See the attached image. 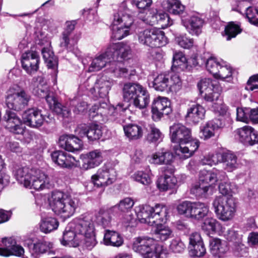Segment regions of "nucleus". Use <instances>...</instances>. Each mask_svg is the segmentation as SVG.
<instances>
[{
  "label": "nucleus",
  "mask_w": 258,
  "mask_h": 258,
  "mask_svg": "<svg viewBox=\"0 0 258 258\" xmlns=\"http://www.w3.org/2000/svg\"><path fill=\"white\" fill-rule=\"evenodd\" d=\"M171 141L178 145L174 147L175 154L182 159L192 156L198 150L200 142L194 139L191 130L182 123H174L169 127Z\"/></svg>",
  "instance_id": "nucleus-1"
},
{
  "label": "nucleus",
  "mask_w": 258,
  "mask_h": 258,
  "mask_svg": "<svg viewBox=\"0 0 258 258\" xmlns=\"http://www.w3.org/2000/svg\"><path fill=\"white\" fill-rule=\"evenodd\" d=\"M13 173L17 181L26 188L39 190L52 187L49 178L39 169L18 167Z\"/></svg>",
  "instance_id": "nucleus-2"
},
{
  "label": "nucleus",
  "mask_w": 258,
  "mask_h": 258,
  "mask_svg": "<svg viewBox=\"0 0 258 258\" xmlns=\"http://www.w3.org/2000/svg\"><path fill=\"white\" fill-rule=\"evenodd\" d=\"M132 248L143 258H167L168 250L158 244L154 238L147 236H138L133 239Z\"/></svg>",
  "instance_id": "nucleus-3"
},
{
  "label": "nucleus",
  "mask_w": 258,
  "mask_h": 258,
  "mask_svg": "<svg viewBox=\"0 0 258 258\" xmlns=\"http://www.w3.org/2000/svg\"><path fill=\"white\" fill-rule=\"evenodd\" d=\"M79 200L60 191L52 192L49 199V204L55 214L64 218H68L75 213L79 206Z\"/></svg>",
  "instance_id": "nucleus-4"
},
{
  "label": "nucleus",
  "mask_w": 258,
  "mask_h": 258,
  "mask_svg": "<svg viewBox=\"0 0 258 258\" xmlns=\"http://www.w3.org/2000/svg\"><path fill=\"white\" fill-rule=\"evenodd\" d=\"M135 211L139 220L150 226L166 222L169 216L168 208L160 204L153 207L149 205H141L136 207Z\"/></svg>",
  "instance_id": "nucleus-5"
},
{
  "label": "nucleus",
  "mask_w": 258,
  "mask_h": 258,
  "mask_svg": "<svg viewBox=\"0 0 258 258\" xmlns=\"http://www.w3.org/2000/svg\"><path fill=\"white\" fill-rule=\"evenodd\" d=\"M122 91L124 99L131 102L137 108H146L150 103L149 93L146 88L138 83L125 84Z\"/></svg>",
  "instance_id": "nucleus-6"
},
{
  "label": "nucleus",
  "mask_w": 258,
  "mask_h": 258,
  "mask_svg": "<svg viewBox=\"0 0 258 258\" xmlns=\"http://www.w3.org/2000/svg\"><path fill=\"white\" fill-rule=\"evenodd\" d=\"M212 206L217 218L222 221L231 220L235 216L236 205L232 196H216Z\"/></svg>",
  "instance_id": "nucleus-7"
},
{
  "label": "nucleus",
  "mask_w": 258,
  "mask_h": 258,
  "mask_svg": "<svg viewBox=\"0 0 258 258\" xmlns=\"http://www.w3.org/2000/svg\"><path fill=\"white\" fill-rule=\"evenodd\" d=\"M153 87L157 91L176 93L182 87V82L176 74H161L151 82Z\"/></svg>",
  "instance_id": "nucleus-8"
},
{
  "label": "nucleus",
  "mask_w": 258,
  "mask_h": 258,
  "mask_svg": "<svg viewBox=\"0 0 258 258\" xmlns=\"http://www.w3.org/2000/svg\"><path fill=\"white\" fill-rule=\"evenodd\" d=\"M6 104L8 108L16 111H20L28 105L30 95L24 89L10 88L7 92Z\"/></svg>",
  "instance_id": "nucleus-9"
},
{
  "label": "nucleus",
  "mask_w": 258,
  "mask_h": 258,
  "mask_svg": "<svg viewBox=\"0 0 258 258\" xmlns=\"http://www.w3.org/2000/svg\"><path fill=\"white\" fill-rule=\"evenodd\" d=\"M36 95L41 98H45L48 104L49 108L60 115L63 118H69L71 115V110L66 106H63L59 103L56 98L48 94V87L47 86H37L34 89Z\"/></svg>",
  "instance_id": "nucleus-10"
},
{
  "label": "nucleus",
  "mask_w": 258,
  "mask_h": 258,
  "mask_svg": "<svg viewBox=\"0 0 258 258\" xmlns=\"http://www.w3.org/2000/svg\"><path fill=\"white\" fill-rule=\"evenodd\" d=\"M198 87L205 100L209 102L217 100L222 91L217 81L208 78L201 80Z\"/></svg>",
  "instance_id": "nucleus-11"
},
{
  "label": "nucleus",
  "mask_w": 258,
  "mask_h": 258,
  "mask_svg": "<svg viewBox=\"0 0 258 258\" xmlns=\"http://www.w3.org/2000/svg\"><path fill=\"white\" fill-rule=\"evenodd\" d=\"M133 23L132 17H114L111 24L112 37L120 40L129 34L128 29Z\"/></svg>",
  "instance_id": "nucleus-12"
},
{
  "label": "nucleus",
  "mask_w": 258,
  "mask_h": 258,
  "mask_svg": "<svg viewBox=\"0 0 258 258\" xmlns=\"http://www.w3.org/2000/svg\"><path fill=\"white\" fill-rule=\"evenodd\" d=\"M116 172L113 169L102 167L91 176V182L97 187H105L112 184L116 180Z\"/></svg>",
  "instance_id": "nucleus-13"
},
{
  "label": "nucleus",
  "mask_w": 258,
  "mask_h": 258,
  "mask_svg": "<svg viewBox=\"0 0 258 258\" xmlns=\"http://www.w3.org/2000/svg\"><path fill=\"white\" fill-rule=\"evenodd\" d=\"M169 100L164 97H158L152 104V116L154 120H159L164 115L170 114L172 109Z\"/></svg>",
  "instance_id": "nucleus-14"
},
{
  "label": "nucleus",
  "mask_w": 258,
  "mask_h": 258,
  "mask_svg": "<svg viewBox=\"0 0 258 258\" xmlns=\"http://www.w3.org/2000/svg\"><path fill=\"white\" fill-rule=\"evenodd\" d=\"M24 123L33 128L41 126L44 121V116L40 110L32 108L25 111L22 115Z\"/></svg>",
  "instance_id": "nucleus-15"
},
{
  "label": "nucleus",
  "mask_w": 258,
  "mask_h": 258,
  "mask_svg": "<svg viewBox=\"0 0 258 258\" xmlns=\"http://www.w3.org/2000/svg\"><path fill=\"white\" fill-rule=\"evenodd\" d=\"M174 172V168L167 167L165 170L163 175L158 178L156 183L160 191H167L175 186L177 181L176 178L173 175Z\"/></svg>",
  "instance_id": "nucleus-16"
},
{
  "label": "nucleus",
  "mask_w": 258,
  "mask_h": 258,
  "mask_svg": "<svg viewBox=\"0 0 258 258\" xmlns=\"http://www.w3.org/2000/svg\"><path fill=\"white\" fill-rule=\"evenodd\" d=\"M39 58L35 51H29L22 54L21 63L22 68L29 74L36 72L38 69Z\"/></svg>",
  "instance_id": "nucleus-17"
},
{
  "label": "nucleus",
  "mask_w": 258,
  "mask_h": 258,
  "mask_svg": "<svg viewBox=\"0 0 258 258\" xmlns=\"http://www.w3.org/2000/svg\"><path fill=\"white\" fill-rule=\"evenodd\" d=\"M74 224L75 230L80 235L81 239L83 236L95 231L94 224L89 215L82 216L81 217L72 222Z\"/></svg>",
  "instance_id": "nucleus-18"
},
{
  "label": "nucleus",
  "mask_w": 258,
  "mask_h": 258,
  "mask_svg": "<svg viewBox=\"0 0 258 258\" xmlns=\"http://www.w3.org/2000/svg\"><path fill=\"white\" fill-rule=\"evenodd\" d=\"M81 159L83 161L82 168L85 170L98 166L103 160L102 153L98 149L81 155Z\"/></svg>",
  "instance_id": "nucleus-19"
},
{
  "label": "nucleus",
  "mask_w": 258,
  "mask_h": 258,
  "mask_svg": "<svg viewBox=\"0 0 258 258\" xmlns=\"http://www.w3.org/2000/svg\"><path fill=\"white\" fill-rule=\"evenodd\" d=\"M73 223H70L66 227L61 240V243L64 246L76 247L81 242V237L76 231Z\"/></svg>",
  "instance_id": "nucleus-20"
},
{
  "label": "nucleus",
  "mask_w": 258,
  "mask_h": 258,
  "mask_svg": "<svg viewBox=\"0 0 258 258\" xmlns=\"http://www.w3.org/2000/svg\"><path fill=\"white\" fill-rule=\"evenodd\" d=\"M60 147L72 152L80 151L83 148V142L78 137L73 135H62L58 140Z\"/></svg>",
  "instance_id": "nucleus-21"
},
{
  "label": "nucleus",
  "mask_w": 258,
  "mask_h": 258,
  "mask_svg": "<svg viewBox=\"0 0 258 258\" xmlns=\"http://www.w3.org/2000/svg\"><path fill=\"white\" fill-rule=\"evenodd\" d=\"M107 50L110 57L113 59L116 58L117 60H122L127 58L131 53L130 46L121 42L110 45Z\"/></svg>",
  "instance_id": "nucleus-22"
},
{
  "label": "nucleus",
  "mask_w": 258,
  "mask_h": 258,
  "mask_svg": "<svg viewBox=\"0 0 258 258\" xmlns=\"http://www.w3.org/2000/svg\"><path fill=\"white\" fill-rule=\"evenodd\" d=\"M239 141L245 145H253L258 143V134L253 128L245 125L237 131Z\"/></svg>",
  "instance_id": "nucleus-23"
},
{
  "label": "nucleus",
  "mask_w": 258,
  "mask_h": 258,
  "mask_svg": "<svg viewBox=\"0 0 258 258\" xmlns=\"http://www.w3.org/2000/svg\"><path fill=\"white\" fill-rule=\"evenodd\" d=\"M6 121V126L11 132L15 134H23L24 128L20 118L14 113L7 111L5 116Z\"/></svg>",
  "instance_id": "nucleus-24"
},
{
  "label": "nucleus",
  "mask_w": 258,
  "mask_h": 258,
  "mask_svg": "<svg viewBox=\"0 0 258 258\" xmlns=\"http://www.w3.org/2000/svg\"><path fill=\"white\" fill-rule=\"evenodd\" d=\"M183 25L189 33L199 35L202 32L204 20L201 17H182Z\"/></svg>",
  "instance_id": "nucleus-25"
},
{
  "label": "nucleus",
  "mask_w": 258,
  "mask_h": 258,
  "mask_svg": "<svg viewBox=\"0 0 258 258\" xmlns=\"http://www.w3.org/2000/svg\"><path fill=\"white\" fill-rule=\"evenodd\" d=\"M52 161L62 167H72L75 163V158L69 154L62 151H56L51 154Z\"/></svg>",
  "instance_id": "nucleus-26"
},
{
  "label": "nucleus",
  "mask_w": 258,
  "mask_h": 258,
  "mask_svg": "<svg viewBox=\"0 0 258 258\" xmlns=\"http://www.w3.org/2000/svg\"><path fill=\"white\" fill-rule=\"evenodd\" d=\"M224 123L221 118H215L208 121L201 130V138L208 139L215 135L216 130L224 126Z\"/></svg>",
  "instance_id": "nucleus-27"
},
{
  "label": "nucleus",
  "mask_w": 258,
  "mask_h": 258,
  "mask_svg": "<svg viewBox=\"0 0 258 258\" xmlns=\"http://www.w3.org/2000/svg\"><path fill=\"white\" fill-rule=\"evenodd\" d=\"M173 161V154L164 149L153 153L149 162L156 165L171 164Z\"/></svg>",
  "instance_id": "nucleus-28"
},
{
  "label": "nucleus",
  "mask_w": 258,
  "mask_h": 258,
  "mask_svg": "<svg viewBox=\"0 0 258 258\" xmlns=\"http://www.w3.org/2000/svg\"><path fill=\"white\" fill-rule=\"evenodd\" d=\"M206 110L200 104L192 105L187 110L185 118L194 124H197L204 118Z\"/></svg>",
  "instance_id": "nucleus-29"
},
{
  "label": "nucleus",
  "mask_w": 258,
  "mask_h": 258,
  "mask_svg": "<svg viewBox=\"0 0 258 258\" xmlns=\"http://www.w3.org/2000/svg\"><path fill=\"white\" fill-rule=\"evenodd\" d=\"M110 58V54L107 52V49L105 52L96 55L92 59L88 68V71L89 72H93L101 70L106 66Z\"/></svg>",
  "instance_id": "nucleus-30"
},
{
  "label": "nucleus",
  "mask_w": 258,
  "mask_h": 258,
  "mask_svg": "<svg viewBox=\"0 0 258 258\" xmlns=\"http://www.w3.org/2000/svg\"><path fill=\"white\" fill-rule=\"evenodd\" d=\"M220 159L223 168L228 172H232L239 167L237 157L233 153L226 152L220 154Z\"/></svg>",
  "instance_id": "nucleus-31"
},
{
  "label": "nucleus",
  "mask_w": 258,
  "mask_h": 258,
  "mask_svg": "<svg viewBox=\"0 0 258 258\" xmlns=\"http://www.w3.org/2000/svg\"><path fill=\"white\" fill-rule=\"evenodd\" d=\"M113 84V81L106 77H102L98 79L94 86V89L97 91L100 97H106Z\"/></svg>",
  "instance_id": "nucleus-32"
},
{
  "label": "nucleus",
  "mask_w": 258,
  "mask_h": 258,
  "mask_svg": "<svg viewBox=\"0 0 258 258\" xmlns=\"http://www.w3.org/2000/svg\"><path fill=\"white\" fill-rule=\"evenodd\" d=\"M123 243V239L119 233L109 230L105 231L103 243L105 245L119 247L122 245Z\"/></svg>",
  "instance_id": "nucleus-33"
},
{
  "label": "nucleus",
  "mask_w": 258,
  "mask_h": 258,
  "mask_svg": "<svg viewBox=\"0 0 258 258\" xmlns=\"http://www.w3.org/2000/svg\"><path fill=\"white\" fill-rule=\"evenodd\" d=\"M156 31L157 29L153 28L141 31L138 35L139 42L144 45L154 47Z\"/></svg>",
  "instance_id": "nucleus-34"
},
{
  "label": "nucleus",
  "mask_w": 258,
  "mask_h": 258,
  "mask_svg": "<svg viewBox=\"0 0 258 258\" xmlns=\"http://www.w3.org/2000/svg\"><path fill=\"white\" fill-rule=\"evenodd\" d=\"M164 7L171 15H182L185 10L184 6L179 0H166L164 2Z\"/></svg>",
  "instance_id": "nucleus-35"
},
{
  "label": "nucleus",
  "mask_w": 258,
  "mask_h": 258,
  "mask_svg": "<svg viewBox=\"0 0 258 258\" xmlns=\"http://www.w3.org/2000/svg\"><path fill=\"white\" fill-rule=\"evenodd\" d=\"M108 70L110 73L118 78L125 77L128 74V70L124 67L121 60L110 62Z\"/></svg>",
  "instance_id": "nucleus-36"
},
{
  "label": "nucleus",
  "mask_w": 258,
  "mask_h": 258,
  "mask_svg": "<svg viewBox=\"0 0 258 258\" xmlns=\"http://www.w3.org/2000/svg\"><path fill=\"white\" fill-rule=\"evenodd\" d=\"M52 248V244L49 242L39 240L32 244L29 247L30 252L34 257L36 254L44 253L49 251Z\"/></svg>",
  "instance_id": "nucleus-37"
},
{
  "label": "nucleus",
  "mask_w": 258,
  "mask_h": 258,
  "mask_svg": "<svg viewBox=\"0 0 258 258\" xmlns=\"http://www.w3.org/2000/svg\"><path fill=\"white\" fill-rule=\"evenodd\" d=\"M126 107H123L122 104H118L115 108L109 107L106 103H103L98 105V114L101 116H108V115L115 116L117 111H124Z\"/></svg>",
  "instance_id": "nucleus-38"
},
{
  "label": "nucleus",
  "mask_w": 258,
  "mask_h": 258,
  "mask_svg": "<svg viewBox=\"0 0 258 258\" xmlns=\"http://www.w3.org/2000/svg\"><path fill=\"white\" fill-rule=\"evenodd\" d=\"M209 213L208 207L204 203H194L190 217L200 220L206 217Z\"/></svg>",
  "instance_id": "nucleus-39"
},
{
  "label": "nucleus",
  "mask_w": 258,
  "mask_h": 258,
  "mask_svg": "<svg viewBox=\"0 0 258 258\" xmlns=\"http://www.w3.org/2000/svg\"><path fill=\"white\" fill-rule=\"evenodd\" d=\"M202 229L206 232L207 234L209 235L218 231L220 229H221V230L222 227L221 224L215 219L207 218L202 224Z\"/></svg>",
  "instance_id": "nucleus-40"
},
{
  "label": "nucleus",
  "mask_w": 258,
  "mask_h": 258,
  "mask_svg": "<svg viewBox=\"0 0 258 258\" xmlns=\"http://www.w3.org/2000/svg\"><path fill=\"white\" fill-rule=\"evenodd\" d=\"M123 130L126 136L131 140H137L143 135L142 127L137 124H127L124 126Z\"/></svg>",
  "instance_id": "nucleus-41"
},
{
  "label": "nucleus",
  "mask_w": 258,
  "mask_h": 258,
  "mask_svg": "<svg viewBox=\"0 0 258 258\" xmlns=\"http://www.w3.org/2000/svg\"><path fill=\"white\" fill-rule=\"evenodd\" d=\"M58 222L54 218L47 217L42 219L40 223V230L45 233H48L57 228Z\"/></svg>",
  "instance_id": "nucleus-42"
},
{
  "label": "nucleus",
  "mask_w": 258,
  "mask_h": 258,
  "mask_svg": "<svg viewBox=\"0 0 258 258\" xmlns=\"http://www.w3.org/2000/svg\"><path fill=\"white\" fill-rule=\"evenodd\" d=\"M162 223L154 225L156 226L154 232L156 238L163 241L171 237L172 232L168 227L162 225Z\"/></svg>",
  "instance_id": "nucleus-43"
},
{
  "label": "nucleus",
  "mask_w": 258,
  "mask_h": 258,
  "mask_svg": "<svg viewBox=\"0 0 258 258\" xmlns=\"http://www.w3.org/2000/svg\"><path fill=\"white\" fill-rule=\"evenodd\" d=\"M210 249L214 254H217L220 256L225 253L228 249V247L225 242H222L218 238H213L211 239L210 242Z\"/></svg>",
  "instance_id": "nucleus-44"
},
{
  "label": "nucleus",
  "mask_w": 258,
  "mask_h": 258,
  "mask_svg": "<svg viewBox=\"0 0 258 258\" xmlns=\"http://www.w3.org/2000/svg\"><path fill=\"white\" fill-rule=\"evenodd\" d=\"M96 222L104 228L109 226L111 222L110 211L101 209L96 215Z\"/></svg>",
  "instance_id": "nucleus-45"
},
{
  "label": "nucleus",
  "mask_w": 258,
  "mask_h": 258,
  "mask_svg": "<svg viewBox=\"0 0 258 258\" xmlns=\"http://www.w3.org/2000/svg\"><path fill=\"white\" fill-rule=\"evenodd\" d=\"M241 32V29L239 25L233 22H229L225 29L226 39L229 41L235 37Z\"/></svg>",
  "instance_id": "nucleus-46"
},
{
  "label": "nucleus",
  "mask_w": 258,
  "mask_h": 258,
  "mask_svg": "<svg viewBox=\"0 0 258 258\" xmlns=\"http://www.w3.org/2000/svg\"><path fill=\"white\" fill-rule=\"evenodd\" d=\"M43 59L49 68H54L57 65V60L50 48L44 47L42 49Z\"/></svg>",
  "instance_id": "nucleus-47"
},
{
  "label": "nucleus",
  "mask_w": 258,
  "mask_h": 258,
  "mask_svg": "<svg viewBox=\"0 0 258 258\" xmlns=\"http://www.w3.org/2000/svg\"><path fill=\"white\" fill-rule=\"evenodd\" d=\"M102 135L101 126L96 123L89 125L87 138L90 141L99 139Z\"/></svg>",
  "instance_id": "nucleus-48"
},
{
  "label": "nucleus",
  "mask_w": 258,
  "mask_h": 258,
  "mask_svg": "<svg viewBox=\"0 0 258 258\" xmlns=\"http://www.w3.org/2000/svg\"><path fill=\"white\" fill-rule=\"evenodd\" d=\"M2 246L0 247V256H5L6 251H10L16 244V239L12 237H4L2 239Z\"/></svg>",
  "instance_id": "nucleus-49"
},
{
  "label": "nucleus",
  "mask_w": 258,
  "mask_h": 258,
  "mask_svg": "<svg viewBox=\"0 0 258 258\" xmlns=\"http://www.w3.org/2000/svg\"><path fill=\"white\" fill-rule=\"evenodd\" d=\"M209 175V180L211 184L215 183L218 181H222L225 180L227 178L226 173L222 171L216 169H213L211 171H208Z\"/></svg>",
  "instance_id": "nucleus-50"
},
{
  "label": "nucleus",
  "mask_w": 258,
  "mask_h": 258,
  "mask_svg": "<svg viewBox=\"0 0 258 258\" xmlns=\"http://www.w3.org/2000/svg\"><path fill=\"white\" fill-rule=\"evenodd\" d=\"M220 232H221V234L227 240L233 242L234 244L241 241V235L233 228L228 229L226 231H222V229Z\"/></svg>",
  "instance_id": "nucleus-51"
},
{
  "label": "nucleus",
  "mask_w": 258,
  "mask_h": 258,
  "mask_svg": "<svg viewBox=\"0 0 258 258\" xmlns=\"http://www.w3.org/2000/svg\"><path fill=\"white\" fill-rule=\"evenodd\" d=\"M216 58L211 56L206 60V67L207 70L214 77L218 72L221 64Z\"/></svg>",
  "instance_id": "nucleus-52"
},
{
  "label": "nucleus",
  "mask_w": 258,
  "mask_h": 258,
  "mask_svg": "<svg viewBox=\"0 0 258 258\" xmlns=\"http://www.w3.org/2000/svg\"><path fill=\"white\" fill-rule=\"evenodd\" d=\"M187 59L181 51L175 52L173 56V66L183 69L186 67Z\"/></svg>",
  "instance_id": "nucleus-53"
},
{
  "label": "nucleus",
  "mask_w": 258,
  "mask_h": 258,
  "mask_svg": "<svg viewBox=\"0 0 258 258\" xmlns=\"http://www.w3.org/2000/svg\"><path fill=\"white\" fill-rule=\"evenodd\" d=\"M194 203L189 201H183L179 203L177 206L178 213L181 215H184L186 217H190L191 210Z\"/></svg>",
  "instance_id": "nucleus-54"
},
{
  "label": "nucleus",
  "mask_w": 258,
  "mask_h": 258,
  "mask_svg": "<svg viewBox=\"0 0 258 258\" xmlns=\"http://www.w3.org/2000/svg\"><path fill=\"white\" fill-rule=\"evenodd\" d=\"M175 40L180 47L185 49L190 48L194 43V40L186 35H179L175 37Z\"/></svg>",
  "instance_id": "nucleus-55"
},
{
  "label": "nucleus",
  "mask_w": 258,
  "mask_h": 258,
  "mask_svg": "<svg viewBox=\"0 0 258 258\" xmlns=\"http://www.w3.org/2000/svg\"><path fill=\"white\" fill-rule=\"evenodd\" d=\"M209 185L205 184L199 181L193 185L191 188V192L197 197L205 196L208 192Z\"/></svg>",
  "instance_id": "nucleus-56"
},
{
  "label": "nucleus",
  "mask_w": 258,
  "mask_h": 258,
  "mask_svg": "<svg viewBox=\"0 0 258 258\" xmlns=\"http://www.w3.org/2000/svg\"><path fill=\"white\" fill-rule=\"evenodd\" d=\"M134 202L131 198H126L121 200L119 203L113 207V209H118L122 212H127L133 207Z\"/></svg>",
  "instance_id": "nucleus-57"
},
{
  "label": "nucleus",
  "mask_w": 258,
  "mask_h": 258,
  "mask_svg": "<svg viewBox=\"0 0 258 258\" xmlns=\"http://www.w3.org/2000/svg\"><path fill=\"white\" fill-rule=\"evenodd\" d=\"M220 153L215 154L208 155L204 157L200 162V164L202 165H209L210 166L216 165L219 162H220Z\"/></svg>",
  "instance_id": "nucleus-58"
},
{
  "label": "nucleus",
  "mask_w": 258,
  "mask_h": 258,
  "mask_svg": "<svg viewBox=\"0 0 258 258\" xmlns=\"http://www.w3.org/2000/svg\"><path fill=\"white\" fill-rule=\"evenodd\" d=\"M155 39L154 47H160L166 45L168 41L165 33L160 29H157Z\"/></svg>",
  "instance_id": "nucleus-59"
},
{
  "label": "nucleus",
  "mask_w": 258,
  "mask_h": 258,
  "mask_svg": "<svg viewBox=\"0 0 258 258\" xmlns=\"http://www.w3.org/2000/svg\"><path fill=\"white\" fill-rule=\"evenodd\" d=\"M82 241H83L85 247L88 249H92L97 243L95 237V231L83 236V239L81 240Z\"/></svg>",
  "instance_id": "nucleus-60"
},
{
  "label": "nucleus",
  "mask_w": 258,
  "mask_h": 258,
  "mask_svg": "<svg viewBox=\"0 0 258 258\" xmlns=\"http://www.w3.org/2000/svg\"><path fill=\"white\" fill-rule=\"evenodd\" d=\"M133 178L135 180L144 185H149L152 181L149 174L141 171L135 173L133 175Z\"/></svg>",
  "instance_id": "nucleus-61"
},
{
  "label": "nucleus",
  "mask_w": 258,
  "mask_h": 258,
  "mask_svg": "<svg viewBox=\"0 0 258 258\" xmlns=\"http://www.w3.org/2000/svg\"><path fill=\"white\" fill-rule=\"evenodd\" d=\"M231 75L232 71L231 68L227 65L223 66V64H221L218 69V72L217 74H215L214 77L224 80L230 77Z\"/></svg>",
  "instance_id": "nucleus-62"
},
{
  "label": "nucleus",
  "mask_w": 258,
  "mask_h": 258,
  "mask_svg": "<svg viewBox=\"0 0 258 258\" xmlns=\"http://www.w3.org/2000/svg\"><path fill=\"white\" fill-rule=\"evenodd\" d=\"M250 110L249 108H237V120L247 123L250 119Z\"/></svg>",
  "instance_id": "nucleus-63"
},
{
  "label": "nucleus",
  "mask_w": 258,
  "mask_h": 258,
  "mask_svg": "<svg viewBox=\"0 0 258 258\" xmlns=\"http://www.w3.org/2000/svg\"><path fill=\"white\" fill-rule=\"evenodd\" d=\"M150 129L151 132L147 137L150 142H155L162 139L163 135L158 128L154 126H151Z\"/></svg>",
  "instance_id": "nucleus-64"
}]
</instances>
